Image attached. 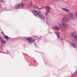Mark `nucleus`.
<instances>
[{
  "instance_id": "obj_6",
  "label": "nucleus",
  "mask_w": 77,
  "mask_h": 77,
  "mask_svg": "<svg viewBox=\"0 0 77 77\" xmlns=\"http://www.w3.org/2000/svg\"><path fill=\"white\" fill-rule=\"evenodd\" d=\"M61 26L64 28H68V25L65 23H62L61 24Z\"/></svg>"
},
{
  "instance_id": "obj_1",
  "label": "nucleus",
  "mask_w": 77,
  "mask_h": 77,
  "mask_svg": "<svg viewBox=\"0 0 77 77\" xmlns=\"http://www.w3.org/2000/svg\"><path fill=\"white\" fill-rule=\"evenodd\" d=\"M32 13L35 17L38 16L39 17H40L41 19H42L43 20H45L46 18L42 14V13L40 11H38L35 10H34L32 11Z\"/></svg>"
},
{
  "instance_id": "obj_16",
  "label": "nucleus",
  "mask_w": 77,
  "mask_h": 77,
  "mask_svg": "<svg viewBox=\"0 0 77 77\" xmlns=\"http://www.w3.org/2000/svg\"><path fill=\"white\" fill-rule=\"evenodd\" d=\"M19 5L20 7H21V6H24V5L22 3H20L18 4Z\"/></svg>"
},
{
  "instance_id": "obj_25",
  "label": "nucleus",
  "mask_w": 77,
  "mask_h": 77,
  "mask_svg": "<svg viewBox=\"0 0 77 77\" xmlns=\"http://www.w3.org/2000/svg\"><path fill=\"white\" fill-rule=\"evenodd\" d=\"M47 63H48V62Z\"/></svg>"
},
{
  "instance_id": "obj_19",
  "label": "nucleus",
  "mask_w": 77,
  "mask_h": 77,
  "mask_svg": "<svg viewBox=\"0 0 77 77\" xmlns=\"http://www.w3.org/2000/svg\"><path fill=\"white\" fill-rule=\"evenodd\" d=\"M33 8H35V9H36V8H36V7L35 5H33Z\"/></svg>"
},
{
  "instance_id": "obj_4",
  "label": "nucleus",
  "mask_w": 77,
  "mask_h": 77,
  "mask_svg": "<svg viewBox=\"0 0 77 77\" xmlns=\"http://www.w3.org/2000/svg\"><path fill=\"white\" fill-rule=\"evenodd\" d=\"M27 41H28V44H32L35 41V40L34 39H30V38H28L26 39Z\"/></svg>"
},
{
  "instance_id": "obj_14",
  "label": "nucleus",
  "mask_w": 77,
  "mask_h": 77,
  "mask_svg": "<svg viewBox=\"0 0 77 77\" xmlns=\"http://www.w3.org/2000/svg\"><path fill=\"white\" fill-rule=\"evenodd\" d=\"M20 5H17L15 6V9H18L20 7Z\"/></svg>"
},
{
  "instance_id": "obj_24",
  "label": "nucleus",
  "mask_w": 77,
  "mask_h": 77,
  "mask_svg": "<svg viewBox=\"0 0 77 77\" xmlns=\"http://www.w3.org/2000/svg\"><path fill=\"white\" fill-rule=\"evenodd\" d=\"M24 1H27V0H24Z\"/></svg>"
},
{
  "instance_id": "obj_22",
  "label": "nucleus",
  "mask_w": 77,
  "mask_h": 77,
  "mask_svg": "<svg viewBox=\"0 0 77 77\" xmlns=\"http://www.w3.org/2000/svg\"><path fill=\"white\" fill-rule=\"evenodd\" d=\"M8 38H9V39H10V38H10V37H8Z\"/></svg>"
},
{
  "instance_id": "obj_26",
  "label": "nucleus",
  "mask_w": 77,
  "mask_h": 77,
  "mask_svg": "<svg viewBox=\"0 0 77 77\" xmlns=\"http://www.w3.org/2000/svg\"><path fill=\"white\" fill-rule=\"evenodd\" d=\"M8 52H7V53H8Z\"/></svg>"
},
{
  "instance_id": "obj_2",
  "label": "nucleus",
  "mask_w": 77,
  "mask_h": 77,
  "mask_svg": "<svg viewBox=\"0 0 77 77\" xmlns=\"http://www.w3.org/2000/svg\"><path fill=\"white\" fill-rule=\"evenodd\" d=\"M71 36L73 38L75 42L77 44V33L74 32L72 33Z\"/></svg>"
},
{
  "instance_id": "obj_9",
  "label": "nucleus",
  "mask_w": 77,
  "mask_h": 77,
  "mask_svg": "<svg viewBox=\"0 0 77 77\" xmlns=\"http://www.w3.org/2000/svg\"><path fill=\"white\" fill-rule=\"evenodd\" d=\"M62 9L63 10V11H66V12H69V10L66 8H63Z\"/></svg>"
},
{
  "instance_id": "obj_3",
  "label": "nucleus",
  "mask_w": 77,
  "mask_h": 77,
  "mask_svg": "<svg viewBox=\"0 0 77 77\" xmlns=\"http://www.w3.org/2000/svg\"><path fill=\"white\" fill-rule=\"evenodd\" d=\"M74 14L72 13H70L68 14V17L71 20H74Z\"/></svg>"
},
{
  "instance_id": "obj_5",
  "label": "nucleus",
  "mask_w": 77,
  "mask_h": 77,
  "mask_svg": "<svg viewBox=\"0 0 77 77\" xmlns=\"http://www.w3.org/2000/svg\"><path fill=\"white\" fill-rule=\"evenodd\" d=\"M46 10L47 11L45 12V16L46 17H47V15H48V13L50 11V9H51L50 7L49 6H47L46 7Z\"/></svg>"
},
{
  "instance_id": "obj_27",
  "label": "nucleus",
  "mask_w": 77,
  "mask_h": 77,
  "mask_svg": "<svg viewBox=\"0 0 77 77\" xmlns=\"http://www.w3.org/2000/svg\"><path fill=\"white\" fill-rule=\"evenodd\" d=\"M8 52H7V53H8Z\"/></svg>"
},
{
  "instance_id": "obj_8",
  "label": "nucleus",
  "mask_w": 77,
  "mask_h": 77,
  "mask_svg": "<svg viewBox=\"0 0 77 77\" xmlns=\"http://www.w3.org/2000/svg\"><path fill=\"white\" fill-rule=\"evenodd\" d=\"M70 45L71 47H73V48H77V46H76V45H75V44H74V43H72Z\"/></svg>"
},
{
  "instance_id": "obj_18",
  "label": "nucleus",
  "mask_w": 77,
  "mask_h": 77,
  "mask_svg": "<svg viewBox=\"0 0 77 77\" xmlns=\"http://www.w3.org/2000/svg\"><path fill=\"white\" fill-rule=\"evenodd\" d=\"M1 33H2V35H5V34L4 33V32H3V31H2L1 32Z\"/></svg>"
},
{
  "instance_id": "obj_7",
  "label": "nucleus",
  "mask_w": 77,
  "mask_h": 77,
  "mask_svg": "<svg viewBox=\"0 0 77 77\" xmlns=\"http://www.w3.org/2000/svg\"><path fill=\"white\" fill-rule=\"evenodd\" d=\"M62 21L63 23H67L69 21V19L68 18L64 17L62 19Z\"/></svg>"
},
{
  "instance_id": "obj_23",
  "label": "nucleus",
  "mask_w": 77,
  "mask_h": 77,
  "mask_svg": "<svg viewBox=\"0 0 77 77\" xmlns=\"http://www.w3.org/2000/svg\"><path fill=\"white\" fill-rule=\"evenodd\" d=\"M34 45H35V47H36V45H35V43H34Z\"/></svg>"
},
{
  "instance_id": "obj_10",
  "label": "nucleus",
  "mask_w": 77,
  "mask_h": 77,
  "mask_svg": "<svg viewBox=\"0 0 77 77\" xmlns=\"http://www.w3.org/2000/svg\"><path fill=\"white\" fill-rule=\"evenodd\" d=\"M28 6L29 7H32L33 6V3L32 2H31V3L29 4Z\"/></svg>"
},
{
  "instance_id": "obj_17",
  "label": "nucleus",
  "mask_w": 77,
  "mask_h": 77,
  "mask_svg": "<svg viewBox=\"0 0 77 77\" xmlns=\"http://www.w3.org/2000/svg\"><path fill=\"white\" fill-rule=\"evenodd\" d=\"M75 18L77 19V13H75Z\"/></svg>"
},
{
  "instance_id": "obj_11",
  "label": "nucleus",
  "mask_w": 77,
  "mask_h": 77,
  "mask_svg": "<svg viewBox=\"0 0 77 77\" xmlns=\"http://www.w3.org/2000/svg\"><path fill=\"white\" fill-rule=\"evenodd\" d=\"M55 34L57 35V38H60V35H59V34L57 33V32H55Z\"/></svg>"
},
{
  "instance_id": "obj_21",
  "label": "nucleus",
  "mask_w": 77,
  "mask_h": 77,
  "mask_svg": "<svg viewBox=\"0 0 77 77\" xmlns=\"http://www.w3.org/2000/svg\"><path fill=\"white\" fill-rule=\"evenodd\" d=\"M4 44H6V41H4Z\"/></svg>"
},
{
  "instance_id": "obj_20",
  "label": "nucleus",
  "mask_w": 77,
  "mask_h": 77,
  "mask_svg": "<svg viewBox=\"0 0 77 77\" xmlns=\"http://www.w3.org/2000/svg\"><path fill=\"white\" fill-rule=\"evenodd\" d=\"M3 1L2 0H0V3H3Z\"/></svg>"
},
{
  "instance_id": "obj_13",
  "label": "nucleus",
  "mask_w": 77,
  "mask_h": 77,
  "mask_svg": "<svg viewBox=\"0 0 77 77\" xmlns=\"http://www.w3.org/2000/svg\"><path fill=\"white\" fill-rule=\"evenodd\" d=\"M1 39H2V37H1V36H0V42H1V43H3V42L4 41H3V38H2L1 39Z\"/></svg>"
},
{
  "instance_id": "obj_12",
  "label": "nucleus",
  "mask_w": 77,
  "mask_h": 77,
  "mask_svg": "<svg viewBox=\"0 0 77 77\" xmlns=\"http://www.w3.org/2000/svg\"><path fill=\"white\" fill-rule=\"evenodd\" d=\"M4 38L5 39H8V38H9V37L7 35H5L4 36Z\"/></svg>"
},
{
  "instance_id": "obj_15",
  "label": "nucleus",
  "mask_w": 77,
  "mask_h": 77,
  "mask_svg": "<svg viewBox=\"0 0 77 77\" xmlns=\"http://www.w3.org/2000/svg\"><path fill=\"white\" fill-rule=\"evenodd\" d=\"M55 28L56 30H59V28L57 26H55Z\"/></svg>"
}]
</instances>
